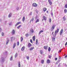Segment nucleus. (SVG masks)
<instances>
[{"label": "nucleus", "mask_w": 67, "mask_h": 67, "mask_svg": "<svg viewBox=\"0 0 67 67\" xmlns=\"http://www.w3.org/2000/svg\"><path fill=\"white\" fill-rule=\"evenodd\" d=\"M36 19H37V17H36Z\"/></svg>", "instance_id": "nucleus-61"}, {"label": "nucleus", "mask_w": 67, "mask_h": 67, "mask_svg": "<svg viewBox=\"0 0 67 67\" xmlns=\"http://www.w3.org/2000/svg\"><path fill=\"white\" fill-rule=\"evenodd\" d=\"M37 42H38V40H37V39H36V42L37 43Z\"/></svg>", "instance_id": "nucleus-54"}, {"label": "nucleus", "mask_w": 67, "mask_h": 67, "mask_svg": "<svg viewBox=\"0 0 67 67\" xmlns=\"http://www.w3.org/2000/svg\"><path fill=\"white\" fill-rule=\"evenodd\" d=\"M63 20L64 21H65V20H66V19L65 18V16H64V17L63 18Z\"/></svg>", "instance_id": "nucleus-29"}, {"label": "nucleus", "mask_w": 67, "mask_h": 67, "mask_svg": "<svg viewBox=\"0 0 67 67\" xmlns=\"http://www.w3.org/2000/svg\"><path fill=\"white\" fill-rule=\"evenodd\" d=\"M10 40L11 41H14L15 40V37H11Z\"/></svg>", "instance_id": "nucleus-4"}, {"label": "nucleus", "mask_w": 67, "mask_h": 67, "mask_svg": "<svg viewBox=\"0 0 67 67\" xmlns=\"http://www.w3.org/2000/svg\"><path fill=\"white\" fill-rule=\"evenodd\" d=\"M13 57L12 56H11V57L10 58V60H12Z\"/></svg>", "instance_id": "nucleus-32"}, {"label": "nucleus", "mask_w": 67, "mask_h": 67, "mask_svg": "<svg viewBox=\"0 0 67 67\" xmlns=\"http://www.w3.org/2000/svg\"><path fill=\"white\" fill-rule=\"evenodd\" d=\"M9 39H7V41H6V44L7 45L8 44V43H9Z\"/></svg>", "instance_id": "nucleus-25"}, {"label": "nucleus", "mask_w": 67, "mask_h": 67, "mask_svg": "<svg viewBox=\"0 0 67 67\" xmlns=\"http://www.w3.org/2000/svg\"><path fill=\"white\" fill-rule=\"evenodd\" d=\"M32 40L33 41H34L35 40V36H34L32 37Z\"/></svg>", "instance_id": "nucleus-16"}, {"label": "nucleus", "mask_w": 67, "mask_h": 67, "mask_svg": "<svg viewBox=\"0 0 67 67\" xmlns=\"http://www.w3.org/2000/svg\"><path fill=\"white\" fill-rule=\"evenodd\" d=\"M32 14V12H30V14H29L30 15H31Z\"/></svg>", "instance_id": "nucleus-44"}, {"label": "nucleus", "mask_w": 67, "mask_h": 67, "mask_svg": "<svg viewBox=\"0 0 67 67\" xmlns=\"http://www.w3.org/2000/svg\"><path fill=\"white\" fill-rule=\"evenodd\" d=\"M25 20V17L24 16L22 19V21L23 22H24Z\"/></svg>", "instance_id": "nucleus-19"}, {"label": "nucleus", "mask_w": 67, "mask_h": 67, "mask_svg": "<svg viewBox=\"0 0 67 67\" xmlns=\"http://www.w3.org/2000/svg\"><path fill=\"white\" fill-rule=\"evenodd\" d=\"M40 53L41 54H43V51L42 50H41L40 51Z\"/></svg>", "instance_id": "nucleus-26"}, {"label": "nucleus", "mask_w": 67, "mask_h": 67, "mask_svg": "<svg viewBox=\"0 0 67 67\" xmlns=\"http://www.w3.org/2000/svg\"><path fill=\"white\" fill-rule=\"evenodd\" d=\"M65 58H67V55H66V56H65Z\"/></svg>", "instance_id": "nucleus-57"}, {"label": "nucleus", "mask_w": 67, "mask_h": 67, "mask_svg": "<svg viewBox=\"0 0 67 67\" xmlns=\"http://www.w3.org/2000/svg\"><path fill=\"white\" fill-rule=\"evenodd\" d=\"M28 46L29 48H30V47H31V46H32V44H31L29 43L28 44Z\"/></svg>", "instance_id": "nucleus-13"}, {"label": "nucleus", "mask_w": 67, "mask_h": 67, "mask_svg": "<svg viewBox=\"0 0 67 67\" xmlns=\"http://www.w3.org/2000/svg\"><path fill=\"white\" fill-rule=\"evenodd\" d=\"M44 19H42V21H44Z\"/></svg>", "instance_id": "nucleus-62"}, {"label": "nucleus", "mask_w": 67, "mask_h": 67, "mask_svg": "<svg viewBox=\"0 0 67 67\" xmlns=\"http://www.w3.org/2000/svg\"><path fill=\"white\" fill-rule=\"evenodd\" d=\"M43 18L44 19L45 21H46V20H47V18L45 16H43Z\"/></svg>", "instance_id": "nucleus-8"}, {"label": "nucleus", "mask_w": 67, "mask_h": 67, "mask_svg": "<svg viewBox=\"0 0 67 67\" xmlns=\"http://www.w3.org/2000/svg\"><path fill=\"white\" fill-rule=\"evenodd\" d=\"M58 32H59V29L58 28L57 29V30H56L55 32V36L56 35L57 33H58Z\"/></svg>", "instance_id": "nucleus-1"}, {"label": "nucleus", "mask_w": 67, "mask_h": 67, "mask_svg": "<svg viewBox=\"0 0 67 67\" xmlns=\"http://www.w3.org/2000/svg\"><path fill=\"white\" fill-rule=\"evenodd\" d=\"M0 60L2 62H3L4 61V59L3 58H2Z\"/></svg>", "instance_id": "nucleus-6"}, {"label": "nucleus", "mask_w": 67, "mask_h": 67, "mask_svg": "<svg viewBox=\"0 0 67 67\" xmlns=\"http://www.w3.org/2000/svg\"><path fill=\"white\" fill-rule=\"evenodd\" d=\"M52 57L51 55H49V58H51V57Z\"/></svg>", "instance_id": "nucleus-49"}, {"label": "nucleus", "mask_w": 67, "mask_h": 67, "mask_svg": "<svg viewBox=\"0 0 67 67\" xmlns=\"http://www.w3.org/2000/svg\"><path fill=\"white\" fill-rule=\"evenodd\" d=\"M7 52L6 51V52H5V54H7Z\"/></svg>", "instance_id": "nucleus-58"}, {"label": "nucleus", "mask_w": 67, "mask_h": 67, "mask_svg": "<svg viewBox=\"0 0 67 67\" xmlns=\"http://www.w3.org/2000/svg\"><path fill=\"white\" fill-rule=\"evenodd\" d=\"M63 29H62L61 30L60 33V35H62L63 34Z\"/></svg>", "instance_id": "nucleus-5"}, {"label": "nucleus", "mask_w": 67, "mask_h": 67, "mask_svg": "<svg viewBox=\"0 0 67 67\" xmlns=\"http://www.w3.org/2000/svg\"><path fill=\"white\" fill-rule=\"evenodd\" d=\"M55 38L54 37H52V41L53 42H54L55 41Z\"/></svg>", "instance_id": "nucleus-18"}, {"label": "nucleus", "mask_w": 67, "mask_h": 67, "mask_svg": "<svg viewBox=\"0 0 67 67\" xmlns=\"http://www.w3.org/2000/svg\"><path fill=\"white\" fill-rule=\"evenodd\" d=\"M60 52H61V50H60L59 51V52H58V53H60Z\"/></svg>", "instance_id": "nucleus-47"}, {"label": "nucleus", "mask_w": 67, "mask_h": 67, "mask_svg": "<svg viewBox=\"0 0 67 67\" xmlns=\"http://www.w3.org/2000/svg\"><path fill=\"white\" fill-rule=\"evenodd\" d=\"M17 45H19V42H17Z\"/></svg>", "instance_id": "nucleus-45"}, {"label": "nucleus", "mask_w": 67, "mask_h": 67, "mask_svg": "<svg viewBox=\"0 0 67 67\" xmlns=\"http://www.w3.org/2000/svg\"><path fill=\"white\" fill-rule=\"evenodd\" d=\"M11 15H12L11 13H9V14L8 16V18H10V17H11Z\"/></svg>", "instance_id": "nucleus-21"}, {"label": "nucleus", "mask_w": 67, "mask_h": 67, "mask_svg": "<svg viewBox=\"0 0 67 67\" xmlns=\"http://www.w3.org/2000/svg\"><path fill=\"white\" fill-rule=\"evenodd\" d=\"M11 24H12V22H10L9 23V25H11Z\"/></svg>", "instance_id": "nucleus-39"}, {"label": "nucleus", "mask_w": 67, "mask_h": 67, "mask_svg": "<svg viewBox=\"0 0 67 67\" xmlns=\"http://www.w3.org/2000/svg\"><path fill=\"white\" fill-rule=\"evenodd\" d=\"M20 40H21L20 42H22V41L23 40V37H21Z\"/></svg>", "instance_id": "nucleus-23"}, {"label": "nucleus", "mask_w": 67, "mask_h": 67, "mask_svg": "<svg viewBox=\"0 0 67 67\" xmlns=\"http://www.w3.org/2000/svg\"><path fill=\"white\" fill-rule=\"evenodd\" d=\"M37 42H36V44H37Z\"/></svg>", "instance_id": "nucleus-64"}, {"label": "nucleus", "mask_w": 67, "mask_h": 67, "mask_svg": "<svg viewBox=\"0 0 67 67\" xmlns=\"http://www.w3.org/2000/svg\"><path fill=\"white\" fill-rule=\"evenodd\" d=\"M26 58L27 59H28V60H29V57L26 56Z\"/></svg>", "instance_id": "nucleus-38"}, {"label": "nucleus", "mask_w": 67, "mask_h": 67, "mask_svg": "<svg viewBox=\"0 0 67 67\" xmlns=\"http://www.w3.org/2000/svg\"><path fill=\"white\" fill-rule=\"evenodd\" d=\"M44 60H42L41 61V63L42 64H44Z\"/></svg>", "instance_id": "nucleus-30"}, {"label": "nucleus", "mask_w": 67, "mask_h": 67, "mask_svg": "<svg viewBox=\"0 0 67 67\" xmlns=\"http://www.w3.org/2000/svg\"><path fill=\"white\" fill-rule=\"evenodd\" d=\"M31 43H33V41H32V40L31 39L30 41Z\"/></svg>", "instance_id": "nucleus-42"}, {"label": "nucleus", "mask_w": 67, "mask_h": 67, "mask_svg": "<svg viewBox=\"0 0 67 67\" xmlns=\"http://www.w3.org/2000/svg\"><path fill=\"white\" fill-rule=\"evenodd\" d=\"M21 26V25H20L19 26H18L17 27V29H20Z\"/></svg>", "instance_id": "nucleus-28"}, {"label": "nucleus", "mask_w": 67, "mask_h": 67, "mask_svg": "<svg viewBox=\"0 0 67 67\" xmlns=\"http://www.w3.org/2000/svg\"><path fill=\"white\" fill-rule=\"evenodd\" d=\"M60 63H59L58 65V67H60Z\"/></svg>", "instance_id": "nucleus-48"}, {"label": "nucleus", "mask_w": 67, "mask_h": 67, "mask_svg": "<svg viewBox=\"0 0 67 67\" xmlns=\"http://www.w3.org/2000/svg\"><path fill=\"white\" fill-rule=\"evenodd\" d=\"M1 28H0V32H1Z\"/></svg>", "instance_id": "nucleus-56"}, {"label": "nucleus", "mask_w": 67, "mask_h": 67, "mask_svg": "<svg viewBox=\"0 0 67 67\" xmlns=\"http://www.w3.org/2000/svg\"><path fill=\"white\" fill-rule=\"evenodd\" d=\"M19 24H21V22H20L17 23L15 25V26H16L18 25H19Z\"/></svg>", "instance_id": "nucleus-10"}, {"label": "nucleus", "mask_w": 67, "mask_h": 67, "mask_svg": "<svg viewBox=\"0 0 67 67\" xmlns=\"http://www.w3.org/2000/svg\"><path fill=\"white\" fill-rule=\"evenodd\" d=\"M44 32V31L43 30H41L39 32V35L41 33H42V32Z\"/></svg>", "instance_id": "nucleus-20"}, {"label": "nucleus", "mask_w": 67, "mask_h": 67, "mask_svg": "<svg viewBox=\"0 0 67 67\" xmlns=\"http://www.w3.org/2000/svg\"><path fill=\"white\" fill-rule=\"evenodd\" d=\"M25 49V46H23V47L21 49V50L22 51H23L24 49Z\"/></svg>", "instance_id": "nucleus-9"}, {"label": "nucleus", "mask_w": 67, "mask_h": 67, "mask_svg": "<svg viewBox=\"0 0 67 67\" xmlns=\"http://www.w3.org/2000/svg\"><path fill=\"white\" fill-rule=\"evenodd\" d=\"M48 2H49L50 5H52V3L51 2V0H48Z\"/></svg>", "instance_id": "nucleus-14"}, {"label": "nucleus", "mask_w": 67, "mask_h": 67, "mask_svg": "<svg viewBox=\"0 0 67 67\" xmlns=\"http://www.w3.org/2000/svg\"><path fill=\"white\" fill-rule=\"evenodd\" d=\"M64 8H67V3L65 5Z\"/></svg>", "instance_id": "nucleus-33"}, {"label": "nucleus", "mask_w": 67, "mask_h": 67, "mask_svg": "<svg viewBox=\"0 0 67 67\" xmlns=\"http://www.w3.org/2000/svg\"><path fill=\"white\" fill-rule=\"evenodd\" d=\"M30 32H31V33H33L34 32V30L32 29H31Z\"/></svg>", "instance_id": "nucleus-15"}, {"label": "nucleus", "mask_w": 67, "mask_h": 67, "mask_svg": "<svg viewBox=\"0 0 67 67\" xmlns=\"http://www.w3.org/2000/svg\"><path fill=\"white\" fill-rule=\"evenodd\" d=\"M47 10V9H46V8H43V11L44 12H45V11H46Z\"/></svg>", "instance_id": "nucleus-22"}, {"label": "nucleus", "mask_w": 67, "mask_h": 67, "mask_svg": "<svg viewBox=\"0 0 67 67\" xmlns=\"http://www.w3.org/2000/svg\"><path fill=\"white\" fill-rule=\"evenodd\" d=\"M17 56H18V54L17 53H16L15 54V58H16V57H17Z\"/></svg>", "instance_id": "nucleus-40"}, {"label": "nucleus", "mask_w": 67, "mask_h": 67, "mask_svg": "<svg viewBox=\"0 0 67 67\" xmlns=\"http://www.w3.org/2000/svg\"><path fill=\"white\" fill-rule=\"evenodd\" d=\"M58 63H59V62H58L57 61L56 62V64L57 65L58 64Z\"/></svg>", "instance_id": "nucleus-50"}, {"label": "nucleus", "mask_w": 67, "mask_h": 67, "mask_svg": "<svg viewBox=\"0 0 67 67\" xmlns=\"http://www.w3.org/2000/svg\"><path fill=\"white\" fill-rule=\"evenodd\" d=\"M39 21H40V20H39L38 19L36 21V23L37 22H39Z\"/></svg>", "instance_id": "nucleus-35"}, {"label": "nucleus", "mask_w": 67, "mask_h": 67, "mask_svg": "<svg viewBox=\"0 0 67 67\" xmlns=\"http://www.w3.org/2000/svg\"><path fill=\"white\" fill-rule=\"evenodd\" d=\"M14 33H15V31H14V30H13L12 31V34H14Z\"/></svg>", "instance_id": "nucleus-24"}, {"label": "nucleus", "mask_w": 67, "mask_h": 67, "mask_svg": "<svg viewBox=\"0 0 67 67\" xmlns=\"http://www.w3.org/2000/svg\"><path fill=\"white\" fill-rule=\"evenodd\" d=\"M32 5L33 7H36L37 6V4L35 3H34Z\"/></svg>", "instance_id": "nucleus-3"}, {"label": "nucleus", "mask_w": 67, "mask_h": 67, "mask_svg": "<svg viewBox=\"0 0 67 67\" xmlns=\"http://www.w3.org/2000/svg\"><path fill=\"white\" fill-rule=\"evenodd\" d=\"M19 7H17V8L16 9V10H19Z\"/></svg>", "instance_id": "nucleus-41"}, {"label": "nucleus", "mask_w": 67, "mask_h": 67, "mask_svg": "<svg viewBox=\"0 0 67 67\" xmlns=\"http://www.w3.org/2000/svg\"><path fill=\"white\" fill-rule=\"evenodd\" d=\"M55 60H57V58H56L55 59Z\"/></svg>", "instance_id": "nucleus-52"}, {"label": "nucleus", "mask_w": 67, "mask_h": 67, "mask_svg": "<svg viewBox=\"0 0 67 67\" xmlns=\"http://www.w3.org/2000/svg\"><path fill=\"white\" fill-rule=\"evenodd\" d=\"M21 18H22V17H20V18L19 19V20H20V19H21Z\"/></svg>", "instance_id": "nucleus-55"}, {"label": "nucleus", "mask_w": 67, "mask_h": 67, "mask_svg": "<svg viewBox=\"0 0 67 67\" xmlns=\"http://www.w3.org/2000/svg\"><path fill=\"white\" fill-rule=\"evenodd\" d=\"M60 60H58L57 62H58V63H59V62H60Z\"/></svg>", "instance_id": "nucleus-51"}, {"label": "nucleus", "mask_w": 67, "mask_h": 67, "mask_svg": "<svg viewBox=\"0 0 67 67\" xmlns=\"http://www.w3.org/2000/svg\"><path fill=\"white\" fill-rule=\"evenodd\" d=\"M5 22H7V21H5Z\"/></svg>", "instance_id": "nucleus-63"}, {"label": "nucleus", "mask_w": 67, "mask_h": 67, "mask_svg": "<svg viewBox=\"0 0 67 67\" xmlns=\"http://www.w3.org/2000/svg\"><path fill=\"white\" fill-rule=\"evenodd\" d=\"M47 47H48V46H45L43 48L44 49H45L47 50Z\"/></svg>", "instance_id": "nucleus-11"}, {"label": "nucleus", "mask_w": 67, "mask_h": 67, "mask_svg": "<svg viewBox=\"0 0 67 67\" xmlns=\"http://www.w3.org/2000/svg\"><path fill=\"white\" fill-rule=\"evenodd\" d=\"M34 18H32L31 19V21H34Z\"/></svg>", "instance_id": "nucleus-43"}, {"label": "nucleus", "mask_w": 67, "mask_h": 67, "mask_svg": "<svg viewBox=\"0 0 67 67\" xmlns=\"http://www.w3.org/2000/svg\"><path fill=\"white\" fill-rule=\"evenodd\" d=\"M15 46H16V43H14L13 44V48H14Z\"/></svg>", "instance_id": "nucleus-7"}, {"label": "nucleus", "mask_w": 67, "mask_h": 67, "mask_svg": "<svg viewBox=\"0 0 67 67\" xmlns=\"http://www.w3.org/2000/svg\"><path fill=\"white\" fill-rule=\"evenodd\" d=\"M34 48V47H31L30 49V51H32V50H33Z\"/></svg>", "instance_id": "nucleus-17"}, {"label": "nucleus", "mask_w": 67, "mask_h": 67, "mask_svg": "<svg viewBox=\"0 0 67 67\" xmlns=\"http://www.w3.org/2000/svg\"><path fill=\"white\" fill-rule=\"evenodd\" d=\"M51 47H49L48 49V51L49 52H50L51 51Z\"/></svg>", "instance_id": "nucleus-37"}, {"label": "nucleus", "mask_w": 67, "mask_h": 67, "mask_svg": "<svg viewBox=\"0 0 67 67\" xmlns=\"http://www.w3.org/2000/svg\"><path fill=\"white\" fill-rule=\"evenodd\" d=\"M54 34V32H53L52 33V34Z\"/></svg>", "instance_id": "nucleus-60"}, {"label": "nucleus", "mask_w": 67, "mask_h": 67, "mask_svg": "<svg viewBox=\"0 0 67 67\" xmlns=\"http://www.w3.org/2000/svg\"><path fill=\"white\" fill-rule=\"evenodd\" d=\"M29 35V34H26L25 36H26V37H27Z\"/></svg>", "instance_id": "nucleus-36"}, {"label": "nucleus", "mask_w": 67, "mask_h": 67, "mask_svg": "<svg viewBox=\"0 0 67 67\" xmlns=\"http://www.w3.org/2000/svg\"><path fill=\"white\" fill-rule=\"evenodd\" d=\"M64 12L65 13H66L67 12V9H65L64 10Z\"/></svg>", "instance_id": "nucleus-34"}, {"label": "nucleus", "mask_w": 67, "mask_h": 67, "mask_svg": "<svg viewBox=\"0 0 67 67\" xmlns=\"http://www.w3.org/2000/svg\"><path fill=\"white\" fill-rule=\"evenodd\" d=\"M55 25H53L52 26V27L51 28L52 29L51 30L52 31H53V30H54V29L55 28Z\"/></svg>", "instance_id": "nucleus-2"}, {"label": "nucleus", "mask_w": 67, "mask_h": 67, "mask_svg": "<svg viewBox=\"0 0 67 67\" xmlns=\"http://www.w3.org/2000/svg\"><path fill=\"white\" fill-rule=\"evenodd\" d=\"M49 22L50 23H51V22H52V19H51V18H50L49 19Z\"/></svg>", "instance_id": "nucleus-31"}, {"label": "nucleus", "mask_w": 67, "mask_h": 67, "mask_svg": "<svg viewBox=\"0 0 67 67\" xmlns=\"http://www.w3.org/2000/svg\"><path fill=\"white\" fill-rule=\"evenodd\" d=\"M18 67H21V64H20V62H19L18 63Z\"/></svg>", "instance_id": "nucleus-27"}, {"label": "nucleus", "mask_w": 67, "mask_h": 67, "mask_svg": "<svg viewBox=\"0 0 67 67\" xmlns=\"http://www.w3.org/2000/svg\"><path fill=\"white\" fill-rule=\"evenodd\" d=\"M3 35H4V33L2 32V36H3Z\"/></svg>", "instance_id": "nucleus-46"}, {"label": "nucleus", "mask_w": 67, "mask_h": 67, "mask_svg": "<svg viewBox=\"0 0 67 67\" xmlns=\"http://www.w3.org/2000/svg\"><path fill=\"white\" fill-rule=\"evenodd\" d=\"M67 45V42H66L65 43V46Z\"/></svg>", "instance_id": "nucleus-53"}, {"label": "nucleus", "mask_w": 67, "mask_h": 67, "mask_svg": "<svg viewBox=\"0 0 67 67\" xmlns=\"http://www.w3.org/2000/svg\"><path fill=\"white\" fill-rule=\"evenodd\" d=\"M51 15H53V13H51Z\"/></svg>", "instance_id": "nucleus-59"}, {"label": "nucleus", "mask_w": 67, "mask_h": 67, "mask_svg": "<svg viewBox=\"0 0 67 67\" xmlns=\"http://www.w3.org/2000/svg\"><path fill=\"white\" fill-rule=\"evenodd\" d=\"M47 63L48 64H49V63H51V61H50V60L48 59L47 60Z\"/></svg>", "instance_id": "nucleus-12"}]
</instances>
